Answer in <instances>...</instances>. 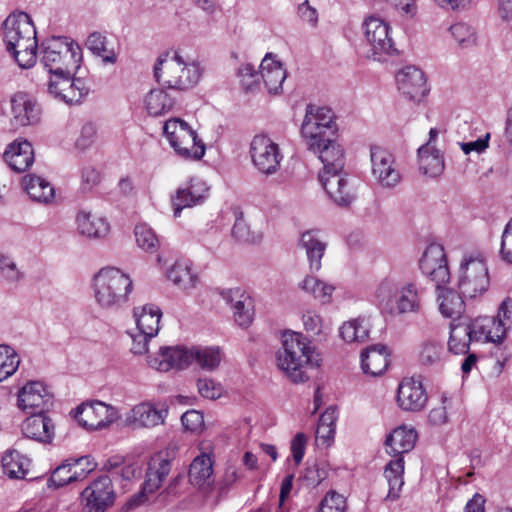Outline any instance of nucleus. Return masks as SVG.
Segmentation results:
<instances>
[{"label":"nucleus","instance_id":"obj_1","mask_svg":"<svg viewBox=\"0 0 512 512\" xmlns=\"http://www.w3.org/2000/svg\"><path fill=\"white\" fill-rule=\"evenodd\" d=\"M2 35L6 50L21 68H30L36 63V28L27 13L10 14L2 24Z\"/></svg>","mask_w":512,"mask_h":512},{"label":"nucleus","instance_id":"obj_2","mask_svg":"<svg viewBox=\"0 0 512 512\" xmlns=\"http://www.w3.org/2000/svg\"><path fill=\"white\" fill-rule=\"evenodd\" d=\"M504 337V328L498 325L495 317L460 319L450 325L448 349L455 354H466L471 342L500 343Z\"/></svg>","mask_w":512,"mask_h":512},{"label":"nucleus","instance_id":"obj_3","mask_svg":"<svg viewBox=\"0 0 512 512\" xmlns=\"http://www.w3.org/2000/svg\"><path fill=\"white\" fill-rule=\"evenodd\" d=\"M193 361H196L200 368L213 371L221 362L220 349L201 346L190 349L184 346H167L161 347L156 356L148 357L149 366L162 372L170 369H185Z\"/></svg>","mask_w":512,"mask_h":512},{"label":"nucleus","instance_id":"obj_4","mask_svg":"<svg viewBox=\"0 0 512 512\" xmlns=\"http://www.w3.org/2000/svg\"><path fill=\"white\" fill-rule=\"evenodd\" d=\"M278 367L293 383H303L309 379L306 374L308 366H319L313 358V351L308 339L301 333L285 332L282 347L277 351Z\"/></svg>","mask_w":512,"mask_h":512},{"label":"nucleus","instance_id":"obj_5","mask_svg":"<svg viewBox=\"0 0 512 512\" xmlns=\"http://www.w3.org/2000/svg\"><path fill=\"white\" fill-rule=\"evenodd\" d=\"M417 433L412 428L400 426L394 429L385 440L386 452L396 459L391 460L385 467L384 476L389 484L387 499L396 500L404 485V459L402 455L411 451L416 443Z\"/></svg>","mask_w":512,"mask_h":512},{"label":"nucleus","instance_id":"obj_6","mask_svg":"<svg viewBox=\"0 0 512 512\" xmlns=\"http://www.w3.org/2000/svg\"><path fill=\"white\" fill-rule=\"evenodd\" d=\"M168 54L160 56L154 66V77L158 83L169 91L179 93L193 88L201 77L198 64L186 63L175 51L168 59Z\"/></svg>","mask_w":512,"mask_h":512},{"label":"nucleus","instance_id":"obj_7","mask_svg":"<svg viewBox=\"0 0 512 512\" xmlns=\"http://www.w3.org/2000/svg\"><path fill=\"white\" fill-rule=\"evenodd\" d=\"M377 306L383 313L402 315L420 310L418 289L413 283H402L385 278L375 292Z\"/></svg>","mask_w":512,"mask_h":512},{"label":"nucleus","instance_id":"obj_8","mask_svg":"<svg viewBox=\"0 0 512 512\" xmlns=\"http://www.w3.org/2000/svg\"><path fill=\"white\" fill-rule=\"evenodd\" d=\"M40 61L51 76L61 72L75 73L82 61V49L67 37L52 36L40 45Z\"/></svg>","mask_w":512,"mask_h":512},{"label":"nucleus","instance_id":"obj_9","mask_svg":"<svg viewBox=\"0 0 512 512\" xmlns=\"http://www.w3.org/2000/svg\"><path fill=\"white\" fill-rule=\"evenodd\" d=\"M132 288L130 276L115 267L102 268L93 278L95 300L105 309H117L125 304Z\"/></svg>","mask_w":512,"mask_h":512},{"label":"nucleus","instance_id":"obj_10","mask_svg":"<svg viewBox=\"0 0 512 512\" xmlns=\"http://www.w3.org/2000/svg\"><path fill=\"white\" fill-rule=\"evenodd\" d=\"M163 133L177 155L184 159L200 160L205 154V145L185 121L172 118L165 122Z\"/></svg>","mask_w":512,"mask_h":512},{"label":"nucleus","instance_id":"obj_11","mask_svg":"<svg viewBox=\"0 0 512 512\" xmlns=\"http://www.w3.org/2000/svg\"><path fill=\"white\" fill-rule=\"evenodd\" d=\"M490 278L485 260L481 257L465 256L458 274V289L465 298L482 296L489 288Z\"/></svg>","mask_w":512,"mask_h":512},{"label":"nucleus","instance_id":"obj_12","mask_svg":"<svg viewBox=\"0 0 512 512\" xmlns=\"http://www.w3.org/2000/svg\"><path fill=\"white\" fill-rule=\"evenodd\" d=\"M337 131L338 126L330 108H315L311 104L307 105L301 126V133L306 140L307 147H317L319 139L337 136Z\"/></svg>","mask_w":512,"mask_h":512},{"label":"nucleus","instance_id":"obj_13","mask_svg":"<svg viewBox=\"0 0 512 512\" xmlns=\"http://www.w3.org/2000/svg\"><path fill=\"white\" fill-rule=\"evenodd\" d=\"M250 156L259 172L272 175L277 172L283 158L278 144L265 135H256L250 144Z\"/></svg>","mask_w":512,"mask_h":512},{"label":"nucleus","instance_id":"obj_14","mask_svg":"<svg viewBox=\"0 0 512 512\" xmlns=\"http://www.w3.org/2000/svg\"><path fill=\"white\" fill-rule=\"evenodd\" d=\"M363 30L375 60L380 61L382 56L397 52L390 36V27L384 20L370 16L363 22Z\"/></svg>","mask_w":512,"mask_h":512},{"label":"nucleus","instance_id":"obj_15","mask_svg":"<svg viewBox=\"0 0 512 512\" xmlns=\"http://www.w3.org/2000/svg\"><path fill=\"white\" fill-rule=\"evenodd\" d=\"M74 74L61 72L50 76L49 94L67 104L80 103L88 94L89 88L81 78L73 77Z\"/></svg>","mask_w":512,"mask_h":512},{"label":"nucleus","instance_id":"obj_16","mask_svg":"<svg viewBox=\"0 0 512 512\" xmlns=\"http://www.w3.org/2000/svg\"><path fill=\"white\" fill-rule=\"evenodd\" d=\"M171 470L170 460L162 458L157 455L151 459L146 472V479L143 483L141 491L133 495L125 504V509L130 510L134 507L143 504L148 497V494L154 493L158 490L168 476Z\"/></svg>","mask_w":512,"mask_h":512},{"label":"nucleus","instance_id":"obj_17","mask_svg":"<svg viewBox=\"0 0 512 512\" xmlns=\"http://www.w3.org/2000/svg\"><path fill=\"white\" fill-rule=\"evenodd\" d=\"M372 175L379 185L393 188L402 179L401 172L392 153L379 146L370 149Z\"/></svg>","mask_w":512,"mask_h":512},{"label":"nucleus","instance_id":"obj_18","mask_svg":"<svg viewBox=\"0 0 512 512\" xmlns=\"http://www.w3.org/2000/svg\"><path fill=\"white\" fill-rule=\"evenodd\" d=\"M77 422L88 430L103 429L112 424L118 417L117 410L101 401L83 403L75 409Z\"/></svg>","mask_w":512,"mask_h":512},{"label":"nucleus","instance_id":"obj_19","mask_svg":"<svg viewBox=\"0 0 512 512\" xmlns=\"http://www.w3.org/2000/svg\"><path fill=\"white\" fill-rule=\"evenodd\" d=\"M419 266L424 275L436 283V288L446 284L450 279L447 258L442 245L432 243L425 249Z\"/></svg>","mask_w":512,"mask_h":512},{"label":"nucleus","instance_id":"obj_20","mask_svg":"<svg viewBox=\"0 0 512 512\" xmlns=\"http://www.w3.org/2000/svg\"><path fill=\"white\" fill-rule=\"evenodd\" d=\"M209 187L206 182L191 178L189 182L179 187L175 194L171 196L174 217H180L181 212L185 208H191L202 204L208 197Z\"/></svg>","mask_w":512,"mask_h":512},{"label":"nucleus","instance_id":"obj_21","mask_svg":"<svg viewBox=\"0 0 512 512\" xmlns=\"http://www.w3.org/2000/svg\"><path fill=\"white\" fill-rule=\"evenodd\" d=\"M86 506L95 512H104L115 500L112 481L104 475L94 480L81 493Z\"/></svg>","mask_w":512,"mask_h":512},{"label":"nucleus","instance_id":"obj_22","mask_svg":"<svg viewBox=\"0 0 512 512\" xmlns=\"http://www.w3.org/2000/svg\"><path fill=\"white\" fill-rule=\"evenodd\" d=\"M319 180L328 196L339 206H348L354 199L352 187L344 171H321Z\"/></svg>","mask_w":512,"mask_h":512},{"label":"nucleus","instance_id":"obj_23","mask_svg":"<svg viewBox=\"0 0 512 512\" xmlns=\"http://www.w3.org/2000/svg\"><path fill=\"white\" fill-rule=\"evenodd\" d=\"M396 79L399 90L411 101L420 102L429 92L424 72L415 66L403 68Z\"/></svg>","mask_w":512,"mask_h":512},{"label":"nucleus","instance_id":"obj_24","mask_svg":"<svg viewBox=\"0 0 512 512\" xmlns=\"http://www.w3.org/2000/svg\"><path fill=\"white\" fill-rule=\"evenodd\" d=\"M428 395L420 380L404 378L397 391V402L399 407L404 411L418 412L421 411L427 403Z\"/></svg>","mask_w":512,"mask_h":512},{"label":"nucleus","instance_id":"obj_25","mask_svg":"<svg viewBox=\"0 0 512 512\" xmlns=\"http://www.w3.org/2000/svg\"><path fill=\"white\" fill-rule=\"evenodd\" d=\"M308 149L319 155L323 164L322 171L330 173V171H342L344 169V151L336 142V136L321 138L317 147H308Z\"/></svg>","mask_w":512,"mask_h":512},{"label":"nucleus","instance_id":"obj_26","mask_svg":"<svg viewBox=\"0 0 512 512\" xmlns=\"http://www.w3.org/2000/svg\"><path fill=\"white\" fill-rule=\"evenodd\" d=\"M25 437L41 442L51 443L55 434V425L51 418L46 416L42 410L32 412L21 426Z\"/></svg>","mask_w":512,"mask_h":512},{"label":"nucleus","instance_id":"obj_27","mask_svg":"<svg viewBox=\"0 0 512 512\" xmlns=\"http://www.w3.org/2000/svg\"><path fill=\"white\" fill-rule=\"evenodd\" d=\"M227 304L234 309V320L243 328L248 327L253 320L254 305L252 298L240 288L229 289L221 293Z\"/></svg>","mask_w":512,"mask_h":512},{"label":"nucleus","instance_id":"obj_28","mask_svg":"<svg viewBox=\"0 0 512 512\" xmlns=\"http://www.w3.org/2000/svg\"><path fill=\"white\" fill-rule=\"evenodd\" d=\"M168 414V409L164 406L157 408L152 403H141L134 406L127 414L125 422L129 426L154 427L162 424Z\"/></svg>","mask_w":512,"mask_h":512},{"label":"nucleus","instance_id":"obj_29","mask_svg":"<svg viewBox=\"0 0 512 512\" xmlns=\"http://www.w3.org/2000/svg\"><path fill=\"white\" fill-rule=\"evenodd\" d=\"M50 400L51 395L44 384L40 381H32L19 391L18 407L28 413H32L36 409L43 411Z\"/></svg>","mask_w":512,"mask_h":512},{"label":"nucleus","instance_id":"obj_30","mask_svg":"<svg viewBox=\"0 0 512 512\" xmlns=\"http://www.w3.org/2000/svg\"><path fill=\"white\" fill-rule=\"evenodd\" d=\"M260 74L264 85L270 94H279L282 91V85L287 77L286 70L282 63L277 61L272 53L266 54L260 64Z\"/></svg>","mask_w":512,"mask_h":512},{"label":"nucleus","instance_id":"obj_31","mask_svg":"<svg viewBox=\"0 0 512 512\" xmlns=\"http://www.w3.org/2000/svg\"><path fill=\"white\" fill-rule=\"evenodd\" d=\"M5 162L16 172L26 171L34 162V151L27 140L14 141L3 154Z\"/></svg>","mask_w":512,"mask_h":512},{"label":"nucleus","instance_id":"obj_32","mask_svg":"<svg viewBox=\"0 0 512 512\" xmlns=\"http://www.w3.org/2000/svg\"><path fill=\"white\" fill-rule=\"evenodd\" d=\"M388 357L389 353L385 345L369 346L361 353V368L365 374L381 375L388 367Z\"/></svg>","mask_w":512,"mask_h":512},{"label":"nucleus","instance_id":"obj_33","mask_svg":"<svg viewBox=\"0 0 512 512\" xmlns=\"http://www.w3.org/2000/svg\"><path fill=\"white\" fill-rule=\"evenodd\" d=\"M11 109L13 124L16 127L34 124L39 119V109L36 103L29 99L26 94L19 93L13 96Z\"/></svg>","mask_w":512,"mask_h":512},{"label":"nucleus","instance_id":"obj_34","mask_svg":"<svg viewBox=\"0 0 512 512\" xmlns=\"http://www.w3.org/2000/svg\"><path fill=\"white\" fill-rule=\"evenodd\" d=\"M299 243L306 252L310 270L319 271L327 246L326 242L320 238L318 231L308 230L302 233Z\"/></svg>","mask_w":512,"mask_h":512},{"label":"nucleus","instance_id":"obj_35","mask_svg":"<svg viewBox=\"0 0 512 512\" xmlns=\"http://www.w3.org/2000/svg\"><path fill=\"white\" fill-rule=\"evenodd\" d=\"M176 103L175 92L169 91L163 85L151 89L145 97V108L149 115L157 117L172 110Z\"/></svg>","mask_w":512,"mask_h":512},{"label":"nucleus","instance_id":"obj_36","mask_svg":"<svg viewBox=\"0 0 512 512\" xmlns=\"http://www.w3.org/2000/svg\"><path fill=\"white\" fill-rule=\"evenodd\" d=\"M161 316V310L154 305H144L141 308H134L137 329L148 337H154L158 334Z\"/></svg>","mask_w":512,"mask_h":512},{"label":"nucleus","instance_id":"obj_37","mask_svg":"<svg viewBox=\"0 0 512 512\" xmlns=\"http://www.w3.org/2000/svg\"><path fill=\"white\" fill-rule=\"evenodd\" d=\"M419 169L430 177L439 176L444 170V158L436 148L428 149V145L418 148Z\"/></svg>","mask_w":512,"mask_h":512},{"label":"nucleus","instance_id":"obj_38","mask_svg":"<svg viewBox=\"0 0 512 512\" xmlns=\"http://www.w3.org/2000/svg\"><path fill=\"white\" fill-rule=\"evenodd\" d=\"M80 234L88 238H103L109 232V224L103 218H97L88 212H80L76 218Z\"/></svg>","mask_w":512,"mask_h":512},{"label":"nucleus","instance_id":"obj_39","mask_svg":"<svg viewBox=\"0 0 512 512\" xmlns=\"http://www.w3.org/2000/svg\"><path fill=\"white\" fill-rule=\"evenodd\" d=\"M22 185L31 199L47 203L54 197V188L44 178L36 175H26Z\"/></svg>","mask_w":512,"mask_h":512},{"label":"nucleus","instance_id":"obj_40","mask_svg":"<svg viewBox=\"0 0 512 512\" xmlns=\"http://www.w3.org/2000/svg\"><path fill=\"white\" fill-rule=\"evenodd\" d=\"M87 49L95 56L101 57L103 64H115L118 59L114 49L109 48V41L106 35L101 32H92L86 39Z\"/></svg>","mask_w":512,"mask_h":512},{"label":"nucleus","instance_id":"obj_41","mask_svg":"<svg viewBox=\"0 0 512 512\" xmlns=\"http://www.w3.org/2000/svg\"><path fill=\"white\" fill-rule=\"evenodd\" d=\"M370 323L366 317L349 320L340 327V336L347 343H363L369 337Z\"/></svg>","mask_w":512,"mask_h":512},{"label":"nucleus","instance_id":"obj_42","mask_svg":"<svg viewBox=\"0 0 512 512\" xmlns=\"http://www.w3.org/2000/svg\"><path fill=\"white\" fill-rule=\"evenodd\" d=\"M465 298L460 291L456 292L453 289H443L439 294V309L443 316L448 318L460 317L464 311Z\"/></svg>","mask_w":512,"mask_h":512},{"label":"nucleus","instance_id":"obj_43","mask_svg":"<svg viewBox=\"0 0 512 512\" xmlns=\"http://www.w3.org/2000/svg\"><path fill=\"white\" fill-rule=\"evenodd\" d=\"M213 474L212 461L207 455L196 457L190 464L188 477L193 486L201 487L209 480Z\"/></svg>","mask_w":512,"mask_h":512},{"label":"nucleus","instance_id":"obj_44","mask_svg":"<svg viewBox=\"0 0 512 512\" xmlns=\"http://www.w3.org/2000/svg\"><path fill=\"white\" fill-rule=\"evenodd\" d=\"M28 459L16 450L7 451L2 457L4 473L14 479L25 478L28 470Z\"/></svg>","mask_w":512,"mask_h":512},{"label":"nucleus","instance_id":"obj_45","mask_svg":"<svg viewBox=\"0 0 512 512\" xmlns=\"http://www.w3.org/2000/svg\"><path fill=\"white\" fill-rule=\"evenodd\" d=\"M235 222L231 230L232 237L243 243H259L262 239V233L259 231H252L249 225L243 218V212L240 208L233 209Z\"/></svg>","mask_w":512,"mask_h":512},{"label":"nucleus","instance_id":"obj_46","mask_svg":"<svg viewBox=\"0 0 512 512\" xmlns=\"http://www.w3.org/2000/svg\"><path fill=\"white\" fill-rule=\"evenodd\" d=\"M167 277L184 290L194 288L198 281L197 276L191 272L190 266L183 262H176L168 271Z\"/></svg>","mask_w":512,"mask_h":512},{"label":"nucleus","instance_id":"obj_47","mask_svg":"<svg viewBox=\"0 0 512 512\" xmlns=\"http://www.w3.org/2000/svg\"><path fill=\"white\" fill-rule=\"evenodd\" d=\"M299 287L307 293H310L315 299L326 304L331 301L334 286L327 284L313 276H306L299 284Z\"/></svg>","mask_w":512,"mask_h":512},{"label":"nucleus","instance_id":"obj_48","mask_svg":"<svg viewBox=\"0 0 512 512\" xmlns=\"http://www.w3.org/2000/svg\"><path fill=\"white\" fill-rule=\"evenodd\" d=\"M18 355L11 347L0 345V382L15 373L19 366Z\"/></svg>","mask_w":512,"mask_h":512},{"label":"nucleus","instance_id":"obj_49","mask_svg":"<svg viewBox=\"0 0 512 512\" xmlns=\"http://www.w3.org/2000/svg\"><path fill=\"white\" fill-rule=\"evenodd\" d=\"M444 355V348L440 343L427 341L422 345L419 359L422 365L438 367Z\"/></svg>","mask_w":512,"mask_h":512},{"label":"nucleus","instance_id":"obj_50","mask_svg":"<svg viewBox=\"0 0 512 512\" xmlns=\"http://www.w3.org/2000/svg\"><path fill=\"white\" fill-rule=\"evenodd\" d=\"M134 234L140 248L147 252L156 251L159 246V240L151 227L147 224L136 225Z\"/></svg>","mask_w":512,"mask_h":512},{"label":"nucleus","instance_id":"obj_51","mask_svg":"<svg viewBox=\"0 0 512 512\" xmlns=\"http://www.w3.org/2000/svg\"><path fill=\"white\" fill-rule=\"evenodd\" d=\"M0 277L7 283H17L24 274L12 257L0 254Z\"/></svg>","mask_w":512,"mask_h":512},{"label":"nucleus","instance_id":"obj_52","mask_svg":"<svg viewBox=\"0 0 512 512\" xmlns=\"http://www.w3.org/2000/svg\"><path fill=\"white\" fill-rule=\"evenodd\" d=\"M241 85L246 91L255 90L260 84L261 74L252 64L241 65L237 72Z\"/></svg>","mask_w":512,"mask_h":512},{"label":"nucleus","instance_id":"obj_53","mask_svg":"<svg viewBox=\"0 0 512 512\" xmlns=\"http://www.w3.org/2000/svg\"><path fill=\"white\" fill-rule=\"evenodd\" d=\"M76 477L73 471L72 462H66L60 466H58L52 473L49 482L59 488L63 487L67 484L76 482Z\"/></svg>","mask_w":512,"mask_h":512},{"label":"nucleus","instance_id":"obj_54","mask_svg":"<svg viewBox=\"0 0 512 512\" xmlns=\"http://www.w3.org/2000/svg\"><path fill=\"white\" fill-rule=\"evenodd\" d=\"M346 509V499L335 491L328 492L319 505V512H345Z\"/></svg>","mask_w":512,"mask_h":512},{"label":"nucleus","instance_id":"obj_55","mask_svg":"<svg viewBox=\"0 0 512 512\" xmlns=\"http://www.w3.org/2000/svg\"><path fill=\"white\" fill-rule=\"evenodd\" d=\"M450 31L461 47H469L476 41L474 29L466 23H456L450 27Z\"/></svg>","mask_w":512,"mask_h":512},{"label":"nucleus","instance_id":"obj_56","mask_svg":"<svg viewBox=\"0 0 512 512\" xmlns=\"http://www.w3.org/2000/svg\"><path fill=\"white\" fill-rule=\"evenodd\" d=\"M199 394L210 400H216L223 394V387L220 383H216L210 378H199L197 381Z\"/></svg>","mask_w":512,"mask_h":512},{"label":"nucleus","instance_id":"obj_57","mask_svg":"<svg viewBox=\"0 0 512 512\" xmlns=\"http://www.w3.org/2000/svg\"><path fill=\"white\" fill-rule=\"evenodd\" d=\"M96 137V126L91 122H87L82 126L80 130V134L75 141V147L79 150L84 151L94 144Z\"/></svg>","mask_w":512,"mask_h":512},{"label":"nucleus","instance_id":"obj_58","mask_svg":"<svg viewBox=\"0 0 512 512\" xmlns=\"http://www.w3.org/2000/svg\"><path fill=\"white\" fill-rule=\"evenodd\" d=\"M74 475L77 481L83 480L97 466L90 456H83L72 461Z\"/></svg>","mask_w":512,"mask_h":512},{"label":"nucleus","instance_id":"obj_59","mask_svg":"<svg viewBox=\"0 0 512 512\" xmlns=\"http://www.w3.org/2000/svg\"><path fill=\"white\" fill-rule=\"evenodd\" d=\"M500 255L505 262L512 264V218L502 233Z\"/></svg>","mask_w":512,"mask_h":512},{"label":"nucleus","instance_id":"obj_60","mask_svg":"<svg viewBox=\"0 0 512 512\" xmlns=\"http://www.w3.org/2000/svg\"><path fill=\"white\" fill-rule=\"evenodd\" d=\"M297 15L300 20L315 28L318 25V12L312 7L308 0L300 3L297 7Z\"/></svg>","mask_w":512,"mask_h":512},{"label":"nucleus","instance_id":"obj_61","mask_svg":"<svg viewBox=\"0 0 512 512\" xmlns=\"http://www.w3.org/2000/svg\"><path fill=\"white\" fill-rule=\"evenodd\" d=\"M497 323L498 325H502L504 328V335L506 334V330L512 328V299L506 298L501 303L498 314H497Z\"/></svg>","mask_w":512,"mask_h":512},{"label":"nucleus","instance_id":"obj_62","mask_svg":"<svg viewBox=\"0 0 512 512\" xmlns=\"http://www.w3.org/2000/svg\"><path fill=\"white\" fill-rule=\"evenodd\" d=\"M182 425L191 432L197 431L203 424V415L196 410H189L181 416Z\"/></svg>","mask_w":512,"mask_h":512},{"label":"nucleus","instance_id":"obj_63","mask_svg":"<svg viewBox=\"0 0 512 512\" xmlns=\"http://www.w3.org/2000/svg\"><path fill=\"white\" fill-rule=\"evenodd\" d=\"M307 438L303 433H297L291 442V451L296 464H299L305 453Z\"/></svg>","mask_w":512,"mask_h":512},{"label":"nucleus","instance_id":"obj_64","mask_svg":"<svg viewBox=\"0 0 512 512\" xmlns=\"http://www.w3.org/2000/svg\"><path fill=\"white\" fill-rule=\"evenodd\" d=\"M82 189L91 190L100 180L98 171L93 167H85L82 170Z\"/></svg>","mask_w":512,"mask_h":512}]
</instances>
